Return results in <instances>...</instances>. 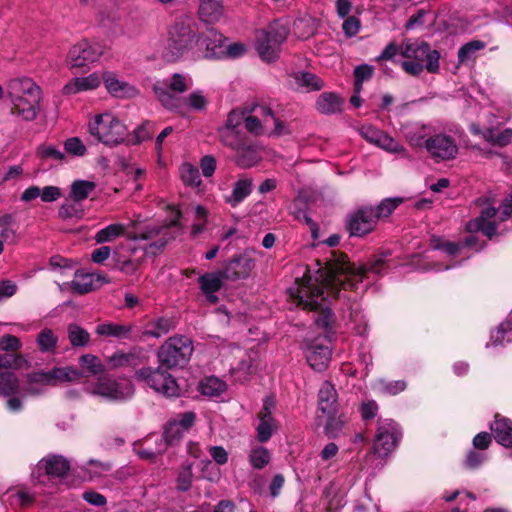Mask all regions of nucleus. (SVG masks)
I'll list each match as a JSON object with an SVG mask.
<instances>
[{"instance_id": "nucleus-19", "label": "nucleus", "mask_w": 512, "mask_h": 512, "mask_svg": "<svg viewBox=\"0 0 512 512\" xmlns=\"http://www.w3.org/2000/svg\"><path fill=\"white\" fill-rule=\"evenodd\" d=\"M275 399L271 396L263 400L262 408L258 413V424L255 427L256 439L260 443L268 442L279 428L278 421L273 415Z\"/></svg>"}, {"instance_id": "nucleus-62", "label": "nucleus", "mask_w": 512, "mask_h": 512, "mask_svg": "<svg viewBox=\"0 0 512 512\" xmlns=\"http://www.w3.org/2000/svg\"><path fill=\"white\" fill-rule=\"evenodd\" d=\"M186 100V114L188 113V109L192 108L194 110H204L207 105V98L201 91L192 92Z\"/></svg>"}, {"instance_id": "nucleus-11", "label": "nucleus", "mask_w": 512, "mask_h": 512, "mask_svg": "<svg viewBox=\"0 0 512 512\" xmlns=\"http://www.w3.org/2000/svg\"><path fill=\"white\" fill-rule=\"evenodd\" d=\"M193 352L192 341L185 336L170 337L159 349L158 359L162 366H184Z\"/></svg>"}, {"instance_id": "nucleus-34", "label": "nucleus", "mask_w": 512, "mask_h": 512, "mask_svg": "<svg viewBox=\"0 0 512 512\" xmlns=\"http://www.w3.org/2000/svg\"><path fill=\"white\" fill-rule=\"evenodd\" d=\"M131 332V325H123L113 322L102 323L96 327V333L99 336L113 337L117 339H128Z\"/></svg>"}, {"instance_id": "nucleus-56", "label": "nucleus", "mask_w": 512, "mask_h": 512, "mask_svg": "<svg viewBox=\"0 0 512 512\" xmlns=\"http://www.w3.org/2000/svg\"><path fill=\"white\" fill-rule=\"evenodd\" d=\"M201 478L211 482H215L220 479V469L213 464L209 459L200 460Z\"/></svg>"}, {"instance_id": "nucleus-14", "label": "nucleus", "mask_w": 512, "mask_h": 512, "mask_svg": "<svg viewBox=\"0 0 512 512\" xmlns=\"http://www.w3.org/2000/svg\"><path fill=\"white\" fill-rule=\"evenodd\" d=\"M106 46L100 42L82 39L71 46L66 63L70 69L85 68L97 62L105 53Z\"/></svg>"}, {"instance_id": "nucleus-35", "label": "nucleus", "mask_w": 512, "mask_h": 512, "mask_svg": "<svg viewBox=\"0 0 512 512\" xmlns=\"http://www.w3.org/2000/svg\"><path fill=\"white\" fill-rule=\"evenodd\" d=\"M253 181L250 178H241L235 182L231 195L226 198V202L232 207L239 205L252 192Z\"/></svg>"}, {"instance_id": "nucleus-2", "label": "nucleus", "mask_w": 512, "mask_h": 512, "mask_svg": "<svg viewBox=\"0 0 512 512\" xmlns=\"http://www.w3.org/2000/svg\"><path fill=\"white\" fill-rule=\"evenodd\" d=\"M401 132L411 148L424 150L437 162L454 160L459 154L456 139L432 123H407L401 127Z\"/></svg>"}, {"instance_id": "nucleus-49", "label": "nucleus", "mask_w": 512, "mask_h": 512, "mask_svg": "<svg viewBox=\"0 0 512 512\" xmlns=\"http://www.w3.org/2000/svg\"><path fill=\"white\" fill-rule=\"evenodd\" d=\"M226 390V384L217 377H208L200 384V391L206 396H218Z\"/></svg>"}, {"instance_id": "nucleus-13", "label": "nucleus", "mask_w": 512, "mask_h": 512, "mask_svg": "<svg viewBox=\"0 0 512 512\" xmlns=\"http://www.w3.org/2000/svg\"><path fill=\"white\" fill-rule=\"evenodd\" d=\"M89 393L111 401H123L134 394V386L126 378L113 379L108 376L99 377L97 382L87 387Z\"/></svg>"}, {"instance_id": "nucleus-1", "label": "nucleus", "mask_w": 512, "mask_h": 512, "mask_svg": "<svg viewBox=\"0 0 512 512\" xmlns=\"http://www.w3.org/2000/svg\"><path fill=\"white\" fill-rule=\"evenodd\" d=\"M384 261L377 259L367 269L355 267L347 260V256L339 251H332L326 266L319 269L318 276L313 280L309 274L296 279L295 286L290 288V295L298 305L311 310L321 309L315 324L326 332L333 329L335 322L331 309L325 307L328 298L339 296L340 290L357 289L368 272L381 274Z\"/></svg>"}, {"instance_id": "nucleus-50", "label": "nucleus", "mask_w": 512, "mask_h": 512, "mask_svg": "<svg viewBox=\"0 0 512 512\" xmlns=\"http://www.w3.org/2000/svg\"><path fill=\"white\" fill-rule=\"evenodd\" d=\"M79 364L82 372L88 375H96L104 370L101 360L93 354H85L79 358Z\"/></svg>"}, {"instance_id": "nucleus-47", "label": "nucleus", "mask_w": 512, "mask_h": 512, "mask_svg": "<svg viewBox=\"0 0 512 512\" xmlns=\"http://www.w3.org/2000/svg\"><path fill=\"white\" fill-rule=\"evenodd\" d=\"M180 178L186 186L198 187L202 180L200 177L198 167L190 164L183 163L179 168Z\"/></svg>"}, {"instance_id": "nucleus-32", "label": "nucleus", "mask_w": 512, "mask_h": 512, "mask_svg": "<svg viewBox=\"0 0 512 512\" xmlns=\"http://www.w3.org/2000/svg\"><path fill=\"white\" fill-rule=\"evenodd\" d=\"M490 429L500 445L507 448L512 447V421L509 418L496 414Z\"/></svg>"}, {"instance_id": "nucleus-38", "label": "nucleus", "mask_w": 512, "mask_h": 512, "mask_svg": "<svg viewBox=\"0 0 512 512\" xmlns=\"http://www.w3.org/2000/svg\"><path fill=\"white\" fill-rule=\"evenodd\" d=\"M36 343L42 353H54L58 344V335L50 328H44L36 338Z\"/></svg>"}, {"instance_id": "nucleus-6", "label": "nucleus", "mask_w": 512, "mask_h": 512, "mask_svg": "<svg viewBox=\"0 0 512 512\" xmlns=\"http://www.w3.org/2000/svg\"><path fill=\"white\" fill-rule=\"evenodd\" d=\"M193 85L192 79L186 74L175 73L170 80L158 81L153 90L161 104L168 110L179 115H186V100L175 93H184Z\"/></svg>"}, {"instance_id": "nucleus-59", "label": "nucleus", "mask_w": 512, "mask_h": 512, "mask_svg": "<svg viewBox=\"0 0 512 512\" xmlns=\"http://www.w3.org/2000/svg\"><path fill=\"white\" fill-rule=\"evenodd\" d=\"M373 74V69L369 65H360L354 70V90L356 93H360L362 90L363 82L370 79Z\"/></svg>"}, {"instance_id": "nucleus-30", "label": "nucleus", "mask_w": 512, "mask_h": 512, "mask_svg": "<svg viewBox=\"0 0 512 512\" xmlns=\"http://www.w3.org/2000/svg\"><path fill=\"white\" fill-rule=\"evenodd\" d=\"M318 409L326 416L337 413V392L328 381H325L319 389Z\"/></svg>"}, {"instance_id": "nucleus-15", "label": "nucleus", "mask_w": 512, "mask_h": 512, "mask_svg": "<svg viewBox=\"0 0 512 512\" xmlns=\"http://www.w3.org/2000/svg\"><path fill=\"white\" fill-rule=\"evenodd\" d=\"M162 367L161 365L156 369L151 367L140 369L136 372V376L159 394L167 397L179 396L180 389L176 380Z\"/></svg>"}, {"instance_id": "nucleus-26", "label": "nucleus", "mask_w": 512, "mask_h": 512, "mask_svg": "<svg viewBox=\"0 0 512 512\" xmlns=\"http://www.w3.org/2000/svg\"><path fill=\"white\" fill-rule=\"evenodd\" d=\"M254 268V260L242 254L230 260L225 267V277L228 279L247 278Z\"/></svg>"}, {"instance_id": "nucleus-40", "label": "nucleus", "mask_w": 512, "mask_h": 512, "mask_svg": "<svg viewBox=\"0 0 512 512\" xmlns=\"http://www.w3.org/2000/svg\"><path fill=\"white\" fill-rule=\"evenodd\" d=\"M173 326L171 319L160 317L147 324L144 334L150 337L160 338L168 334Z\"/></svg>"}, {"instance_id": "nucleus-53", "label": "nucleus", "mask_w": 512, "mask_h": 512, "mask_svg": "<svg viewBox=\"0 0 512 512\" xmlns=\"http://www.w3.org/2000/svg\"><path fill=\"white\" fill-rule=\"evenodd\" d=\"M220 139L225 146L231 148L234 152L246 141L235 129L231 128L221 129Z\"/></svg>"}, {"instance_id": "nucleus-20", "label": "nucleus", "mask_w": 512, "mask_h": 512, "mask_svg": "<svg viewBox=\"0 0 512 512\" xmlns=\"http://www.w3.org/2000/svg\"><path fill=\"white\" fill-rule=\"evenodd\" d=\"M331 354V347L326 338H317L305 348L306 360L311 368L316 371H323L328 367L331 360Z\"/></svg>"}, {"instance_id": "nucleus-63", "label": "nucleus", "mask_w": 512, "mask_h": 512, "mask_svg": "<svg viewBox=\"0 0 512 512\" xmlns=\"http://www.w3.org/2000/svg\"><path fill=\"white\" fill-rule=\"evenodd\" d=\"M195 419L196 415L194 412H186L179 415L173 421L179 426L181 431L186 433L194 425Z\"/></svg>"}, {"instance_id": "nucleus-21", "label": "nucleus", "mask_w": 512, "mask_h": 512, "mask_svg": "<svg viewBox=\"0 0 512 512\" xmlns=\"http://www.w3.org/2000/svg\"><path fill=\"white\" fill-rule=\"evenodd\" d=\"M377 215L372 207H363L352 214L348 228L353 236H362L373 230L377 223Z\"/></svg>"}, {"instance_id": "nucleus-57", "label": "nucleus", "mask_w": 512, "mask_h": 512, "mask_svg": "<svg viewBox=\"0 0 512 512\" xmlns=\"http://www.w3.org/2000/svg\"><path fill=\"white\" fill-rule=\"evenodd\" d=\"M327 418L325 425L326 433L329 437H337L347 421L346 417L344 415L336 417V414H333L327 416Z\"/></svg>"}, {"instance_id": "nucleus-54", "label": "nucleus", "mask_w": 512, "mask_h": 512, "mask_svg": "<svg viewBox=\"0 0 512 512\" xmlns=\"http://www.w3.org/2000/svg\"><path fill=\"white\" fill-rule=\"evenodd\" d=\"M192 463H183L179 469L177 476V489L180 491H188L192 486L193 481V472H192Z\"/></svg>"}, {"instance_id": "nucleus-10", "label": "nucleus", "mask_w": 512, "mask_h": 512, "mask_svg": "<svg viewBox=\"0 0 512 512\" xmlns=\"http://www.w3.org/2000/svg\"><path fill=\"white\" fill-rule=\"evenodd\" d=\"M82 373L72 367H57L48 372H37L27 376V384L23 395H38L44 392L48 385L78 380Z\"/></svg>"}, {"instance_id": "nucleus-44", "label": "nucleus", "mask_w": 512, "mask_h": 512, "mask_svg": "<svg viewBox=\"0 0 512 512\" xmlns=\"http://www.w3.org/2000/svg\"><path fill=\"white\" fill-rule=\"evenodd\" d=\"M95 188L96 184L93 181L76 180L71 184L70 198L71 200L81 203Z\"/></svg>"}, {"instance_id": "nucleus-4", "label": "nucleus", "mask_w": 512, "mask_h": 512, "mask_svg": "<svg viewBox=\"0 0 512 512\" xmlns=\"http://www.w3.org/2000/svg\"><path fill=\"white\" fill-rule=\"evenodd\" d=\"M400 54L406 59L402 62L403 70L413 76L419 75L424 69L435 73L439 69L438 51L431 50L424 41L408 39L400 46Z\"/></svg>"}, {"instance_id": "nucleus-23", "label": "nucleus", "mask_w": 512, "mask_h": 512, "mask_svg": "<svg viewBox=\"0 0 512 512\" xmlns=\"http://www.w3.org/2000/svg\"><path fill=\"white\" fill-rule=\"evenodd\" d=\"M109 282L110 280L105 274L78 270L75 272L74 279L69 285L73 292L85 294Z\"/></svg>"}, {"instance_id": "nucleus-33", "label": "nucleus", "mask_w": 512, "mask_h": 512, "mask_svg": "<svg viewBox=\"0 0 512 512\" xmlns=\"http://www.w3.org/2000/svg\"><path fill=\"white\" fill-rule=\"evenodd\" d=\"M222 0H199V16L206 23H215L223 15Z\"/></svg>"}, {"instance_id": "nucleus-36", "label": "nucleus", "mask_w": 512, "mask_h": 512, "mask_svg": "<svg viewBox=\"0 0 512 512\" xmlns=\"http://www.w3.org/2000/svg\"><path fill=\"white\" fill-rule=\"evenodd\" d=\"M512 341V310L505 321H503L498 328L491 333L490 342L487 346L504 345Z\"/></svg>"}, {"instance_id": "nucleus-52", "label": "nucleus", "mask_w": 512, "mask_h": 512, "mask_svg": "<svg viewBox=\"0 0 512 512\" xmlns=\"http://www.w3.org/2000/svg\"><path fill=\"white\" fill-rule=\"evenodd\" d=\"M293 30L301 39H307L314 34L315 26L311 17H301L294 21Z\"/></svg>"}, {"instance_id": "nucleus-29", "label": "nucleus", "mask_w": 512, "mask_h": 512, "mask_svg": "<svg viewBox=\"0 0 512 512\" xmlns=\"http://www.w3.org/2000/svg\"><path fill=\"white\" fill-rule=\"evenodd\" d=\"M236 163L242 168H250L256 165L262 158L261 147L257 144L245 141L235 152Z\"/></svg>"}, {"instance_id": "nucleus-22", "label": "nucleus", "mask_w": 512, "mask_h": 512, "mask_svg": "<svg viewBox=\"0 0 512 512\" xmlns=\"http://www.w3.org/2000/svg\"><path fill=\"white\" fill-rule=\"evenodd\" d=\"M225 38L214 29L198 35L196 39V47L203 52L205 57L221 58L224 56Z\"/></svg>"}, {"instance_id": "nucleus-8", "label": "nucleus", "mask_w": 512, "mask_h": 512, "mask_svg": "<svg viewBox=\"0 0 512 512\" xmlns=\"http://www.w3.org/2000/svg\"><path fill=\"white\" fill-rule=\"evenodd\" d=\"M88 132L109 147L122 144L128 136L127 126L110 112L93 116L88 122Z\"/></svg>"}, {"instance_id": "nucleus-48", "label": "nucleus", "mask_w": 512, "mask_h": 512, "mask_svg": "<svg viewBox=\"0 0 512 512\" xmlns=\"http://www.w3.org/2000/svg\"><path fill=\"white\" fill-rule=\"evenodd\" d=\"M84 214L82 204L72 201H65L58 210V215L63 220L80 219Z\"/></svg>"}, {"instance_id": "nucleus-5", "label": "nucleus", "mask_w": 512, "mask_h": 512, "mask_svg": "<svg viewBox=\"0 0 512 512\" xmlns=\"http://www.w3.org/2000/svg\"><path fill=\"white\" fill-rule=\"evenodd\" d=\"M181 212L173 208V217L164 224H147L138 228L135 232L129 233L127 238L134 241H143L140 246L147 256H155L164 249L168 241L174 236L170 232L172 227H180Z\"/></svg>"}, {"instance_id": "nucleus-61", "label": "nucleus", "mask_w": 512, "mask_h": 512, "mask_svg": "<svg viewBox=\"0 0 512 512\" xmlns=\"http://www.w3.org/2000/svg\"><path fill=\"white\" fill-rule=\"evenodd\" d=\"M402 203L401 198H387L384 199L375 210L377 215V220L380 217H387L389 216L397 207L399 204Z\"/></svg>"}, {"instance_id": "nucleus-46", "label": "nucleus", "mask_w": 512, "mask_h": 512, "mask_svg": "<svg viewBox=\"0 0 512 512\" xmlns=\"http://www.w3.org/2000/svg\"><path fill=\"white\" fill-rule=\"evenodd\" d=\"M19 392L18 378L14 372L0 373V394L4 397L12 396Z\"/></svg>"}, {"instance_id": "nucleus-25", "label": "nucleus", "mask_w": 512, "mask_h": 512, "mask_svg": "<svg viewBox=\"0 0 512 512\" xmlns=\"http://www.w3.org/2000/svg\"><path fill=\"white\" fill-rule=\"evenodd\" d=\"M469 130L473 135L482 137L484 141L493 146L504 147L512 140V129L510 128L498 132L494 128L482 129L478 124L472 123Z\"/></svg>"}, {"instance_id": "nucleus-43", "label": "nucleus", "mask_w": 512, "mask_h": 512, "mask_svg": "<svg viewBox=\"0 0 512 512\" xmlns=\"http://www.w3.org/2000/svg\"><path fill=\"white\" fill-rule=\"evenodd\" d=\"M293 79L297 88H301L305 91L320 90L323 87L322 80L309 72H297L294 74Z\"/></svg>"}, {"instance_id": "nucleus-58", "label": "nucleus", "mask_w": 512, "mask_h": 512, "mask_svg": "<svg viewBox=\"0 0 512 512\" xmlns=\"http://www.w3.org/2000/svg\"><path fill=\"white\" fill-rule=\"evenodd\" d=\"M65 151L72 156L82 157L86 154L87 148L79 137H71L64 142Z\"/></svg>"}, {"instance_id": "nucleus-17", "label": "nucleus", "mask_w": 512, "mask_h": 512, "mask_svg": "<svg viewBox=\"0 0 512 512\" xmlns=\"http://www.w3.org/2000/svg\"><path fill=\"white\" fill-rule=\"evenodd\" d=\"M360 134L366 141L388 153L397 154L407 159L411 157L404 145L376 127L364 125L360 128Z\"/></svg>"}, {"instance_id": "nucleus-41", "label": "nucleus", "mask_w": 512, "mask_h": 512, "mask_svg": "<svg viewBox=\"0 0 512 512\" xmlns=\"http://www.w3.org/2000/svg\"><path fill=\"white\" fill-rule=\"evenodd\" d=\"M248 461L254 469H263L270 463L271 453L263 446H253L249 451Z\"/></svg>"}, {"instance_id": "nucleus-18", "label": "nucleus", "mask_w": 512, "mask_h": 512, "mask_svg": "<svg viewBox=\"0 0 512 512\" xmlns=\"http://www.w3.org/2000/svg\"><path fill=\"white\" fill-rule=\"evenodd\" d=\"M400 438V429L394 421L380 420L374 442V452L381 457L389 455L396 448Z\"/></svg>"}, {"instance_id": "nucleus-3", "label": "nucleus", "mask_w": 512, "mask_h": 512, "mask_svg": "<svg viewBox=\"0 0 512 512\" xmlns=\"http://www.w3.org/2000/svg\"><path fill=\"white\" fill-rule=\"evenodd\" d=\"M11 113L24 121H32L40 109L41 89L30 78L12 79L7 84Z\"/></svg>"}, {"instance_id": "nucleus-9", "label": "nucleus", "mask_w": 512, "mask_h": 512, "mask_svg": "<svg viewBox=\"0 0 512 512\" xmlns=\"http://www.w3.org/2000/svg\"><path fill=\"white\" fill-rule=\"evenodd\" d=\"M289 31V22L285 19L275 20L266 30L260 31L257 38V50L260 57L265 61L275 60Z\"/></svg>"}, {"instance_id": "nucleus-37", "label": "nucleus", "mask_w": 512, "mask_h": 512, "mask_svg": "<svg viewBox=\"0 0 512 512\" xmlns=\"http://www.w3.org/2000/svg\"><path fill=\"white\" fill-rule=\"evenodd\" d=\"M486 47L485 42L481 40H472L460 47L458 51V61L460 64L473 62L477 53Z\"/></svg>"}, {"instance_id": "nucleus-42", "label": "nucleus", "mask_w": 512, "mask_h": 512, "mask_svg": "<svg viewBox=\"0 0 512 512\" xmlns=\"http://www.w3.org/2000/svg\"><path fill=\"white\" fill-rule=\"evenodd\" d=\"M341 100L334 93H322L316 102L317 109L324 114H332L340 111Z\"/></svg>"}, {"instance_id": "nucleus-51", "label": "nucleus", "mask_w": 512, "mask_h": 512, "mask_svg": "<svg viewBox=\"0 0 512 512\" xmlns=\"http://www.w3.org/2000/svg\"><path fill=\"white\" fill-rule=\"evenodd\" d=\"M68 338L72 346L83 347L90 341L89 333L82 327L76 324L68 326Z\"/></svg>"}, {"instance_id": "nucleus-64", "label": "nucleus", "mask_w": 512, "mask_h": 512, "mask_svg": "<svg viewBox=\"0 0 512 512\" xmlns=\"http://www.w3.org/2000/svg\"><path fill=\"white\" fill-rule=\"evenodd\" d=\"M22 347V344L16 336L4 335L0 339V349L3 351H17Z\"/></svg>"}, {"instance_id": "nucleus-16", "label": "nucleus", "mask_w": 512, "mask_h": 512, "mask_svg": "<svg viewBox=\"0 0 512 512\" xmlns=\"http://www.w3.org/2000/svg\"><path fill=\"white\" fill-rule=\"evenodd\" d=\"M512 212V199L507 200L503 205L499 215L494 207L482 209L480 216L467 223V230L470 233L481 231L489 239L496 235V219L505 221Z\"/></svg>"}, {"instance_id": "nucleus-12", "label": "nucleus", "mask_w": 512, "mask_h": 512, "mask_svg": "<svg viewBox=\"0 0 512 512\" xmlns=\"http://www.w3.org/2000/svg\"><path fill=\"white\" fill-rule=\"evenodd\" d=\"M253 114L245 118L246 129L254 134L268 133L283 135L287 133L282 121L275 117L273 111L265 105H257Z\"/></svg>"}, {"instance_id": "nucleus-31", "label": "nucleus", "mask_w": 512, "mask_h": 512, "mask_svg": "<svg viewBox=\"0 0 512 512\" xmlns=\"http://www.w3.org/2000/svg\"><path fill=\"white\" fill-rule=\"evenodd\" d=\"M100 84L101 76L98 73H92L85 77H76L70 80L63 87V93L66 95H72L80 92L91 91L98 88Z\"/></svg>"}, {"instance_id": "nucleus-24", "label": "nucleus", "mask_w": 512, "mask_h": 512, "mask_svg": "<svg viewBox=\"0 0 512 512\" xmlns=\"http://www.w3.org/2000/svg\"><path fill=\"white\" fill-rule=\"evenodd\" d=\"M69 469L70 464L67 459L62 456L52 455L38 462L36 469L32 472V477H36V472L40 473L43 471L49 477L62 478Z\"/></svg>"}, {"instance_id": "nucleus-27", "label": "nucleus", "mask_w": 512, "mask_h": 512, "mask_svg": "<svg viewBox=\"0 0 512 512\" xmlns=\"http://www.w3.org/2000/svg\"><path fill=\"white\" fill-rule=\"evenodd\" d=\"M101 76L106 89L110 94L116 97H133L137 94V90L129 83L120 80L113 72L106 71Z\"/></svg>"}, {"instance_id": "nucleus-28", "label": "nucleus", "mask_w": 512, "mask_h": 512, "mask_svg": "<svg viewBox=\"0 0 512 512\" xmlns=\"http://www.w3.org/2000/svg\"><path fill=\"white\" fill-rule=\"evenodd\" d=\"M224 277L225 274L222 272H210L198 278L200 289L210 303L214 304L218 301L215 293L221 289Z\"/></svg>"}, {"instance_id": "nucleus-60", "label": "nucleus", "mask_w": 512, "mask_h": 512, "mask_svg": "<svg viewBox=\"0 0 512 512\" xmlns=\"http://www.w3.org/2000/svg\"><path fill=\"white\" fill-rule=\"evenodd\" d=\"M431 246L434 250H441L448 256H453L459 252L461 244L445 241L441 238H433Z\"/></svg>"}, {"instance_id": "nucleus-39", "label": "nucleus", "mask_w": 512, "mask_h": 512, "mask_svg": "<svg viewBox=\"0 0 512 512\" xmlns=\"http://www.w3.org/2000/svg\"><path fill=\"white\" fill-rule=\"evenodd\" d=\"M0 238L3 242L14 244L18 236L15 229V219L11 214L0 216Z\"/></svg>"}, {"instance_id": "nucleus-55", "label": "nucleus", "mask_w": 512, "mask_h": 512, "mask_svg": "<svg viewBox=\"0 0 512 512\" xmlns=\"http://www.w3.org/2000/svg\"><path fill=\"white\" fill-rule=\"evenodd\" d=\"M184 434L173 420L170 421L164 430L163 437L165 443L162 446L166 448L169 445H176L183 438Z\"/></svg>"}, {"instance_id": "nucleus-7", "label": "nucleus", "mask_w": 512, "mask_h": 512, "mask_svg": "<svg viewBox=\"0 0 512 512\" xmlns=\"http://www.w3.org/2000/svg\"><path fill=\"white\" fill-rule=\"evenodd\" d=\"M197 37L198 34L189 21H177L167 31L162 50L164 59L169 62L180 59L196 46Z\"/></svg>"}, {"instance_id": "nucleus-45", "label": "nucleus", "mask_w": 512, "mask_h": 512, "mask_svg": "<svg viewBox=\"0 0 512 512\" xmlns=\"http://www.w3.org/2000/svg\"><path fill=\"white\" fill-rule=\"evenodd\" d=\"M126 232V227L120 223H113L105 228L99 230L95 235V241L97 243H107L123 236Z\"/></svg>"}]
</instances>
